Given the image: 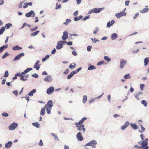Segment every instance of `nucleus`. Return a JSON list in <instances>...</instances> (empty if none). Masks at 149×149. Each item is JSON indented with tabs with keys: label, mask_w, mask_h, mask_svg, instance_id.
Wrapping results in <instances>:
<instances>
[{
	"label": "nucleus",
	"mask_w": 149,
	"mask_h": 149,
	"mask_svg": "<svg viewBox=\"0 0 149 149\" xmlns=\"http://www.w3.org/2000/svg\"><path fill=\"white\" fill-rule=\"evenodd\" d=\"M66 42V41H58L57 44L56 48L58 50L60 49L63 47V45Z\"/></svg>",
	"instance_id": "20e7f679"
},
{
	"label": "nucleus",
	"mask_w": 149,
	"mask_h": 149,
	"mask_svg": "<svg viewBox=\"0 0 149 149\" xmlns=\"http://www.w3.org/2000/svg\"><path fill=\"white\" fill-rule=\"evenodd\" d=\"M87 97L86 95H84L83 96V102L84 103H85L87 101Z\"/></svg>",
	"instance_id": "e433bc0d"
},
{
	"label": "nucleus",
	"mask_w": 149,
	"mask_h": 149,
	"mask_svg": "<svg viewBox=\"0 0 149 149\" xmlns=\"http://www.w3.org/2000/svg\"><path fill=\"white\" fill-rule=\"evenodd\" d=\"M5 29L4 27H2L0 29V35L2 34L5 31Z\"/></svg>",
	"instance_id": "72a5a7b5"
},
{
	"label": "nucleus",
	"mask_w": 149,
	"mask_h": 149,
	"mask_svg": "<svg viewBox=\"0 0 149 149\" xmlns=\"http://www.w3.org/2000/svg\"><path fill=\"white\" fill-rule=\"evenodd\" d=\"M18 126V124L17 123H13L11 124L9 126V129L11 130L15 129Z\"/></svg>",
	"instance_id": "423d86ee"
},
{
	"label": "nucleus",
	"mask_w": 149,
	"mask_h": 149,
	"mask_svg": "<svg viewBox=\"0 0 149 149\" xmlns=\"http://www.w3.org/2000/svg\"><path fill=\"white\" fill-rule=\"evenodd\" d=\"M28 5L27 3H24V4L23 8H26L27 7H28Z\"/></svg>",
	"instance_id": "e2e57ef3"
},
{
	"label": "nucleus",
	"mask_w": 149,
	"mask_h": 149,
	"mask_svg": "<svg viewBox=\"0 0 149 149\" xmlns=\"http://www.w3.org/2000/svg\"><path fill=\"white\" fill-rule=\"evenodd\" d=\"M43 143L42 141V140H40V141L39 143V145L40 146H42L43 145Z\"/></svg>",
	"instance_id": "69168bd1"
},
{
	"label": "nucleus",
	"mask_w": 149,
	"mask_h": 149,
	"mask_svg": "<svg viewBox=\"0 0 149 149\" xmlns=\"http://www.w3.org/2000/svg\"><path fill=\"white\" fill-rule=\"evenodd\" d=\"M144 87V85L143 84H141L140 85V89L141 90H142L143 89Z\"/></svg>",
	"instance_id": "5fc2aeb1"
},
{
	"label": "nucleus",
	"mask_w": 149,
	"mask_h": 149,
	"mask_svg": "<svg viewBox=\"0 0 149 149\" xmlns=\"http://www.w3.org/2000/svg\"><path fill=\"white\" fill-rule=\"evenodd\" d=\"M39 32H40L39 31H35V32L32 33L31 34V36H34L37 35L39 33Z\"/></svg>",
	"instance_id": "f704fd0d"
},
{
	"label": "nucleus",
	"mask_w": 149,
	"mask_h": 149,
	"mask_svg": "<svg viewBox=\"0 0 149 149\" xmlns=\"http://www.w3.org/2000/svg\"><path fill=\"white\" fill-rule=\"evenodd\" d=\"M49 55H47L45 57L43 58L42 59V61H44L49 58Z\"/></svg>",
	"instance_id": "37998d69"
},
{
	"label": "nucleus",
	"mask_w": 149,
	"mask_h": 149,
	"mask_svg": "<svg viewBox=\"0 0 149 149\" xmlns=\"http://www.w3.org/2000/svg\"><path fill=\"white\" fill-rule=\"evenodd\" d=\"M76 66V64L75 63H72L69 65V68L72 69L75 68Z\"/></svg>",
	"instance_id": "bb28decb"
},
{
	"label": "nucleus",
	"mask_w": 149,
	"mask_h": 149,
	"mask_svg": "<svg viewBox=\"0 0 149 149\" xmlns=\"http://www.w3.org/2000/svg\"><path fill=\"white\" fill-rule=\"evenodd\" d=\"M83 17L82 15H80L77 17H76L74 19V20L75 21H77L80 19H81Z\"/></svg>",
	"instance_id": "c85d7f7f"
},
{
	"label": "nucleus",
	"mask_w": 149,
	"mask_h": 149,
	"mask_svg": "<svg viewBox=\"0 0 149 149\" xmlns=\"http://www.w3.org/2000/svg\"><path fill=\"white\" fill-rule=\"evenodd\" d=\"M61 5H58V3L56 4V9H58L60 8H61Z\"/></svg>",
	"instance_id": "680f3d73"
},
{
	"label": "nucleus",
	"mask_w": 149,
	"mask_h": 149,
	"mask_svg": "<svg viewBox=\"0 0 149 149\" xmlns=\"http://www.w3.org/2000/svg\"><path fill=\"white\" fill-rule=\"evenodd\" d=\"M127 63V61L126 60L123 59H121L120 60V69L123 68Z\"/></svg>",
	"instance_id": "6e6552de"
},
{
	"label": "nucleus",
	"mask_w": 149,
	"mask_h": 149,
	"mask_svg": "<svg viewBox=\"0 0 149 149\" xmlns=\"http://www.w3.org/2000/svg\"><path fill=\"white\" fill-rule=\"evenodd\" d=\"M139 13H137L135 14V15L133 17V18L134 19H136L139 15Z\"/></svg>",
	"instance_id": "6e6d98bb"
},
{
	"label": "nucleus",
	"mask_w": 149,
	"mask_h": 149,
	"mask_svg": "<svg viewBox=\"0 0 149 149\" xmlns=\"http://www.w3.org/2000/svg\"><path fill=\"white\" fill-rule=\"evenodd\" d=\"M78 14V11H76L73 13V15L74 16H77Z\"/></svg>",
	"instance_id": "774afa93"
},
{
	"label": "nucleus",
	"mask_w": 149,
	"mask_h": 149,
	"mask_svg": "<svg viewBox=\"0 0 149 149\" xmlns=\"http://www.w3.org/2000/svg\"><path fill=\"white\" fill-rule=\"evenodd\" d=\"M8 47L7 45L3 46L0 48V53H2L5 49H6Z\"/></svg>",
	"instance_id": "4be33fe9"
},
{
	"label": "nucleus",
	"mask_w": 149,
	"mask_h": 149,
	"mask_svg": "<svg viewBox=\"0 0 149 149\" xmlns=\"http://www.w3.org/2000/svg\"><path fill=\"white\" fill-rule=\"evenodd\" d=\"M124 78L125 79H130L131 78V77L130 75L129 74H128L126 75H125L124 76Z\"/></svg>",
	"instance_id": "58836bf2"
},
{
	"label": "nucleus",
	"mask_w": 149,
	"mask_h": 149,
	"mask_svg": "<svg viewBox=\"0 0 149 149\" xmlns=\"http://www.w3.org/2000/svg\"><path fill=\"white\" fill-rule=\"evenodd\" d=\"M104 63V61H100V62L97 63V65H100L103 64Z\"/></svg>",
	"instance_id": "09e8293b"
},
{
	"label": "nucleus",
	"mask_w": 149,
	"mask_h": 149,
	"mask_svg": "<svg viewBox=\"0 0 149 149\" xmlns=\"http://www.w3.org/2000/svg\"><path fill=\"white\" fill-rule=\"evenodd\" d=\"M24 55V53H21L16 56L13 59V61H16L19 59L21 57L23 56Z\"/></svg>",
	"instance_id": "4468645a"
},
{
	"label": "nucleus",
	"mask_w": 149,
	"mask_h": 149,
	"mask_svg": "<svg viewBox=\"0 0 149 149\" xmlns=\"http://www.w3.org/2000/svg\"><path fill=\"white\" fill-rule=\"evenodd\" d=\"M76 125L77 127V130H78L80 131H82L83 133L85 131V129L84 128V125L78 124V125Z\"/></svg>",
	"instance_id": "39448f33"
},
{
	"label": "nucleus",
	"mask_w": 149,
	"mask_h": 149,
	"mask_svg": "<svg viewBox=\"0 0 149 149\" xmlns=\"http://www.w3.org/2000/svg\"><path fill=\"white\" fill-rule=\"evenodd\" d=\"M12 49L13 50H20L22 49V48L16 45L13 47Z\"/></svg>",
	"instance_id": "b1692460"
},
{
	"label": "nucleus",
	"mask_w": 149,
	"mask_h": 149,
	"mask_svg": "<svg viewBox=\"0 0 149 149\" xmlns=\"http://www.w3.org/2000/svg\"><path fill=\"white\" fill-rule=\"evenodd\" d=\"M96 68L94 65H91L89 66L88 69V70H92L94 69H95Z\"/></svg>",
	"instance_id": "ea45409f"
},
{
	"label": "nucleus",
	"mask_w": 149,
	"mask_h": 149,
	"mask_svg": "<svg viewBox=\"0 0 149 149\" xmlns=\"http://www.w3.org/2000/svg\"><path fill=\"white\" fill-rule=\"evenodd\" d=\"M90 18V15H88L85 16L84 18H83L82 20H86L87 19H88Z\"/></svg>",
	"instance_id": "3c124183"
},
{
	"label": "nucleus",
	"mask_w": 149,
	"mask_h": 149,
	"mask_svg": "<svg viewBox=\"0 0 149 149\" xmlns=\"http://www.w3.org/2000/svg\"><path fill=\"white\" fill-rule=\"evenodd\" d=\"M75 73L74 72V71H73L70 73L69 75H68L67 77V78L68 79H69L71 78L73 75L75 74Z\"/></svg>",
	"instance_id": "a878e982"
},
{
	"label": "nucleus",
	"mask_w": 149,
	"mask_h": 149,
	"mask_svg": "<svg viewBox=\"0 0 149 149\" xmlns=\"http://www.w3.org/2000/svg\"><path fill=\"white\" fill-rule=\"evenodd\" d=\"M13 93L15 95L17 96V95L18 92V91L17 90H15L13 92Z\"/></svg>",
	"instance_id": "0e129e2a"
},
{
	"label": "nucleus",
	"mask_w": 149,
	"mask_h": 149,
	"mask_svg": "<svg viewBox=\"0 0 149 149\" xmlns=\"http://www.w3.org/2000/svg\"><path fill=\"white\" fill-rule=\"evenodd\" d=\"M144 135L143 134H141L140 135V137L141 138L142 141H139L138 142L139 144H140L143 146H146L148 145V138H146L144 140Z\"/></svg>",
	"instance_id": "7ed1b4c3"
},
{
	"label": "nucleus",
	"mask_w": 149,
	"mask_h": 149,
	"mask_svg": "<svg viewBox=\"0 0 149 149\" xmlns=\"http://www.w3.org/2000/svg\"><path fill=\"white\" fill-rule=\"evenodd\" d=\"M12 26L11 24L8 23L6 24L5 25V27L6 29H8L10 28V27Z\"/></svg>",
	"instance_id": "c756f323"
},
{
	"label": "nucleus",
	"mask_w": 149,
	"mask_h": 149,
	"mask_svg": "<svg viewBox=\"0 0 149 149\" xmlns=\"http://www.w3.org/2000/svg\"><path fill=\"white\" fill-rule=\"evenodd\" d=\"M44 81L47 82H49L52 80L51 77L49 76L48 75L46 76L44 79Z\"/></svg>",
	"instance_id": "2eb2a0df"
},
{
	"label": "nucleus",
	"mask_w": 149,
	"mask_h": 149,
	"mask_svg": "<svg viewBox=\"0 0 149 149\" xmlns=\"http://www.w3.org/2000/svg\"><path fill=\"white\" fill-rule=\"evenodd\" d=\"M19 73H17L15 75L14 77L13 78V79H17V76H19Z\"/></svg>",
	"instance_id": "603ef678"
},
{
	"label": "nucleus",
	"mask_w": 149,
	"mask_h": 149,
	"mask_svg": "<svg viewBox=\"0 0 149 149\" xmlns=\"http://www.w3.org/2000/svg\"><path fill=\"white\" fill-rule=\"evenodd\" d=\"M72 54L74 56H76L77 55L76 52L75 51H73L72 52Z\"/></svg>",
	"instance_id": "338daca9"
},
{
	"label": "nucleus",
	"mask_w": 149,
	"mask_h": 149,
	"mask_svg": "<svg viewBox=\"0 0 149 149\" xmlns=\"http://www.w3.org/2000/svg\"><path fill=\"white\" fill-rule=\"evenodd\" d=\"M53 106L52 101H49L45 106L42 108L40 112V114L44 115L45 113V111L46 108V111L47 114H49L50 113L51 110L52 106Z\"/></svg>",
	"instance_id": "f257e3e1"
},
{
	"label": "nucleus",
	"mask_w": 149,
	"mask_h": 149,
	"mask_svg": "<svg viewBox=\"0 0 149 149\" xmlns=\"http://www.w3.org/2000/svg\"><path fill=\"white\" fill-rule=\"evenodd\" d=\"M51 134L54 137V138L55 139L57 140V139H58V136L56 135H55L53 133H51Z\"/></svg>",
	"instance_id": "8fccbe9b"
},
{
	"label": "nucleus",
	"mask_w": 149,
	"mask_h": 149,
	"mask_svg": "<svg viewBox=\"0 0 149 149\" xmlns=\"http://www.w3.org/2000/svg\"><path fill=\"white\" fill-rule=\"evenodd\" d=\"M149 147L148 146H141L139 147V148L138 149H148Z\"/></svg>",
	"instance_id": "c9c22d12"
},
{
	"label": "nucleus",
	"mask_w": 149,
	"mask_h": 149,
	"mask_svg": "<svg viewBox=\"0 0 149 149\" xmlns=\"http://www.w3.org/2000/svg\"><path fill=\"white\" fill-rule=\"evenodd\" d=\"M12 144V142L10 141H8L5 143V147L6 148H8L11 147Z\"/></svg>",
	"instance_id": "f3484780"
},
{
	"label": "nucleus",
	"mask_w": 149,
	"mask_h": 149,
	"mask_svg": "<svg viewBox=\"0 0 149 149\" xmlns=\"http://www.w3.org/2000/svg\"><path fill=\"white\" fill-rule=\"evenodd\" d=\"M31 68H29L26 69L24 72L19 74V76L20 77V79L23 81H25L27 80V78L29 77L28 74L25 75L26 73H27L29 71L32 70Z\"/></svg>",
	"instance_id": "f03ea898"
},
{
	"label": "nucleus",
	"mask_w": 149,
	"mask_h": 149,
	"mask_svg": "<svg viewBox=\"0 0 149 149\" xmlns=\"http://www.w3.org/2000/svg\"><path fill=\"white\" fill-rule=\"evenodd\" d=\"M144 65L145 66H146L149 62V58H146L144 59Z\"/></svg>",
	"instance_id": "393cba45"
},
{
	"label": "nucleus",
	"mask_w": 149,
	"mask_h": 149,
	"mask_svg": "<svg viewBox=\"0 0 149 149\" xmlns=\"http://www.w3.org/2000/svg\"><path fill=\"white\" fill-rule=\"evenodd\" d=\"M99 31V29L97 27L96 28V29L94 31L93 33L94 34H96Z\"/></svg>",
	"instance_id": "13d9d810"
},
{
	"label": "nucleus",
	"mask_w": 149,
	"mask_h": 149,
	"mask_svg": "<svg viewBox=\"0 0 149 149\" xmlns=\"http://www.w3.org/2000/svg\"><path fill=\"white\" fill-rule=\"evenodd\" d=\"M68 37V34L67 32L66 31L64 32L63 33V35L62 37V39L63 40L66 39Z\"/></svg>",
	"instance_id": "6ab92c4d"
},
{
	"label": "nucleus",
	"mask_w": 149,
	"mask_h": 149,
	"mask_svg": "<svg viewBox=\"0 0 149 149\" xmlns=\"http://www.w3.org/2000/svg\"><path fill=\"white\" fill-rule=\"evenodd\" d=\"M131 127L134 130L137 129L138 128L137 125L135 124L131 123Z\"/></svg>",
	"instance_id": "7c9ffc66"
},
{
	"label": "nucleus",
	"mask_w": 149,
	"mask_h": 149,
	"mask_svg": "<svg viewBox=\"0 0 149 149\" xmlns=\"http://www.w3.org/2000/svg\"><path fill=\"white\" fill-rule=\"evenodd\" d=\"M114 22L115 21L113 20L111 21V22H108L107 24V27H109L113 25L114 24Z\"/></svg>",
	"instance_id": "412c9836"
},
{
	"label": "nucleus",
	"mask_w": 149,
	"mask_h": 149,
	"mask_svg": "<svg viewBox=\"0 0 149 149\" xmlns=\"http://www.w3.org/2000/svg\"><path fill=\"white\" fill-rule=\"evenodd\" d=\"M141 129L142 130V131L141 130H139V131L141 133H142L143 132L145 131V128L144 127L143 125H140Z\"/></svg>",
	"instance_id": "a19ab883"
},
{
	"label": "nucleus",
	"mask_w": 149,
	"mask_h": 149,
	"mask_svg": "<svg viewBox=\"0 0 149 149\" xmlns=\"http://www.w3.org/2000/svg\"><path fill=\"white\" fill-rule=\"evenodd\" d=\"M9 55V54L7 52H6L2 56V58L3 59L5 58L7 56Z\"/></svg>",
	"instance_id": "c03bdc74"
},
{
	"label": "nucleus",
	"mask_w": 149,
	"mask_h": 149,
	"mask_svg": "<svg viewBox=\"0 0 149 149\" xmlns=\"http://www.w3.org/2000/svg\"><path fill=\"white\" fill-rule=\"evenodd\" d=\"M104 58L108 61H109L111 60L107 56H105L104 57Z\"/></svg>",
	"instance_id": "de8ad7c7"
},
{
	"label": "nucleus",
	"mask_w": 149,
	"mask_h": 149,
	"mask_svg": "<svg viewBox=\"0 0 149 149\" xmlns=\"http://www.w3.org/2000/svg\"><path fill=\"white\" fill-rule=\"evenodd\" d=\"M39 62L40 61L37 60L35 63L33 67L34 68L36 69L37 70H39L40 67V65L39 64Z\"/></svg>",
	"instance_id": "ddd939ff"
},
{
	"label": "nucleus",
	"mask_w": 149,
	"mask_h": 149,
	"mask_svg": "<svg viewBox=\"0 0 149 149\" xmlns=\"http://www.w3.org/2000/svg\"><path fill=\"white\" fill-rule=\"evenodd\" d=\"M93 13H99L102 10V9L101 8H99L98 9H97L96 8H95L93 9Z\"/></svg>",
	"instance_id": "5701e85b"
},
{
	"label": "nucleus",
	"mask_w": 149,
	"mask_h": 149,
	"mask_svg": "<svg viewBox=\"0 0 149 149\" xmlns=\"http://www.w3.org/2000/svg\"><path fill=\"white\" fill-rule=\"evenodd\" d=\"M54 90V88L52 86H51L47 89L46 91V93L47 94L50 95L53 93Z\"/></svg>",
	"instance_id": "9d476101"
},
{
	"label": "nucleus",
	"mask_w": 149,
	"mask_h": 149,
	"mask_svg": "<svg viewBox=\"0 0 149 149\" xmlns=\"http://www.w3.org/2000/svg\"><path fill=\"white\" fill-rule=\"evenodd\" d=\"M32 124L34 126L37 128L39 127V124L38 122L33 123Z\"/></svg>",
	"instance_id": "473e14b6"
},
{
	"label": "nucleus",
	"mask_w": 149,
	"mask_h": 149,
	"mask_svg": "<svg viewBox=\"0 0 149 149\" xmlns=\"http://www.w3.org/2000/svg\"><path fill=\"white\" fill-rule=\"evenodd\" d=\"M97 142L95 140H92L89 143L86 144L85 145L86 146H92L93 147L95 148V145L97 144Z\"/></svg>",
	"instance_id": "0eeeda50"
},
{
	"label": "nucleus",
	"mask_w": 149,
	"mask_h": 149,
	"mask_svg": "<svg viewBox=\"0 0 149 149\" xmlns=\"http://www.w3.org/2000/svg\"><path fill=\"white\" fill-rule=\"evenodd\" d=\"M23 2H21L18 5V8H21L22 7Z\"/></svg>",
	"instance_id": "052dcab7"
},
{
	"label": "nucleus",
	"mask_w": 149,
	"mask_h": 149,
	"mask_svg": "<svg viewBox=\"0 0 149 149\" xmlns=\"http://www.w3.org/2000/svg\"><path fill=\"white\" fill-rule=\"evenodd\" d=\"M32 76L33 77H34L35 78H37L38 77V74L35 73L33 74L32 75Z\"/></svg>",
	"instance_id": "bf43d9fd"
},
{
	"label": "nucleus",
	"mask_w": 149,
	"mask_h": 149,
	"mask_svg": "<svg viewBox=\"0 0 149 149\" xmlns=\"http://www.w3.org/2000/svg\"><path fill=\"white\" fill-rule=\"evenodd\" d=\"M86 119V118L84 117L78 122H76L75 123V124L77 125H78V124H82L83 123L84 121H85Z\"/></svg>",
	"instance_id": "a211bd4d"
},
{
	"label": "nucleus",
	"mask_w": 149,
	"mask_h": 149,
	"mask_svg": "<svg viewBox=\"0 0 149 149\" xmlns=\"http://www.w3.org/2000/svg\"><path fill=\"white\" fill-rule=\"evenodd\" d=\"M81 69L82 68L81 67H80L74 71L75 73V74H76L79 71L81 70Z\"/></svg>",
	"instance_id": "a18cd8bd"
},
{
	"label": "nucleus",
	"mask_w": 149,
	"mask_h": 149,
	"mask_svg": "<svg viewBox=\"0 0 149 149\" xmlns=\"http://www.w3.org/2000/svg\"><path fill=\"white\" fill-rule=\"evenodd\" d=\"M35 16V13L33 10H31L30 12L27 13L25 14V16L27 17H29L31 16L34 17Z\"/></svg>",
	"instance_id": "1a4fd4ad"
},
{
	"label": "nucleus",
	"mask_w": 149,
	"mask_h": 149,
	"mask_svg": "<svg viewBox=\"0 0 149 149\" xmlns=\"http://www.w3.org/2000/svg\"><path fill=\"white\" fill-rule=\"evenodd\" d=\"M92 46H89L87 47V50L88 51H90L91 49Z\"/></svg>",
	"instance_id": "864d4df0"
},
{
	"label": "nucleus",
	"mask_w": 149,
	"mask_h": 149,
	"mask_svg": "<svg viewBox=\"0 0 149 149\" xmlns=\"http://www.w3.org/2000/svg\"><path fill=\"white\" fill-rule=\"evenodd\" d=\"M130 124L129 123L128 121H126L125 124L121 127V129L124 130Z\"/></svg>",
	"instance_id": "dca6fc26"
},
{
	"label": "nucleus",
	"mask_w": 149,
	"mask_h": 149,
	"mask_svg": "<svg viewBox=\"0 0 149 149\" xmlns=\"http://www.w3.org/2000/svg\"><path fill=\"white\" fill-rule=\"evenodd\" d=\"M76 137L79 141H82L83 140L81 132H78L76 135Z\"/></svg>",
	"instance_id": "f8f14e48"
},
{
	"label": "nucleus",
	"mask_w": 149,
	"mask_h": 149,
	"mask_svg": "<svg viewBox=\"0 0 149 149\" xmlns=\"http://www.w3.org/2000/svg\"><path fill=\"white\" fill-rule=\"evenodd\" d=\"M8 75L9 73L8 71H6L5 72L4 76H3L5 77H8Z\"/></svg>",
	"instance_id": "49530a36"
},
{
	"label": "nucleus",
	"mask_w": 149,
	"mask_h": 149,
	"mask_svg": "<svg viewBox=\"0 0 149 149\" xmlns=\"http://www.w3.org/2000/svg\"><path fill=\"white\" fill-rule=\"evenodd\" d=\"M141 103L143 104L145 107H146L147 105V102L145 100H142L141 101Z\"/></svg>",
	"instance_id": "4c0bfd02"
},
{
	"label": "nucleus",
	"mask_w": 149,
	"mask_h": 149,
	"mask_svg": "<svg viewBox=\"0 0 149 149\" xmlns=\"http://www.w3.org/2000/svg\"><path fill=\"white\" fill-rule=\"evenodd\" d=\"M148 6H146V8L140 11V12L142 13H144L147 12L149 10V8L147 7Z\"/></svg>",
	"instance_id": "aec40b11"
},
{
	"label": "nucleus",
	"mask_w": 149,
	"mask_h": 149,
	"mask_svg": "<svg viewBox=\"0 0 149 149\" xmlns=\"http://www.w3.org/2000/svg\"><path fill=\"white\" fill-rule=\"evenodd\" d=\"M71 22V20L69 19H67L65 22H64L63 24L65 25H67L68 23Z\"/></svg>",
	"instance_id": "79ce46f5"
},
{
	"label": "nucleus",
	"mask_w": 149,
	"mask_h": 149,
	"mask_svg": "<svg viewBox=\"0 0 149 149\" xmlns=\"http://www.w3.org/2000/svg\"><path fill=\"white\" fill-rule=\"evenodd\" d=\"M117 35L116 33H113L111 35V39L112 40H114L117 38Z\"/></svg>",
	"instance_id": "cd10ccee"
},
{
	"label": "nucleus",
	"mask_w": 149,
	"mask_h": 149,
	"mask_svg": "<svg viewBox=\"0 0 149 149\" xmlns=\"http://www.w3.org/2000/svg\"><path fill=\"white\" fill-rule=\"evenodd\" d=\"M36 91V90L35 89H33L31 92L28 94V95L30 96H32L33 95V93L35 92Z\"/></svg>",
	"instance_id": "2f4dec72"
},
{
	"label": "nucleus",
	"mask_w": 149,
	"mask_h": 149,
	"mask_svg": "<svg viewBox=\"0 0 149 149\" xmlns=\"http://www.w3.org/2000/svg\"><path fill=\"white\" fill-rule=\"evenodd\" d=\"M2 115L4 117H7L8 116V113L5 112L3 113L2 114Z\"/></svg>",
	"instance_id": "4d7b16f0"
},
{
	"label": "nucleus",
	"mask_w": 149,
	"mask_h": 149,
	"mask_svg": "<svg viewBox=\"0 0 149 149\" xmlns=\"http://www.w3.org/2000/svg\"><path fill=\"white\" fill-rule=\"evenodd\" d=\"M126 13L125 12H122L115 14V16L118 18H120L122 16H125L126 15Z\"/></svg>",
	"instance_id": "9b49d317"
}]
</instances>
